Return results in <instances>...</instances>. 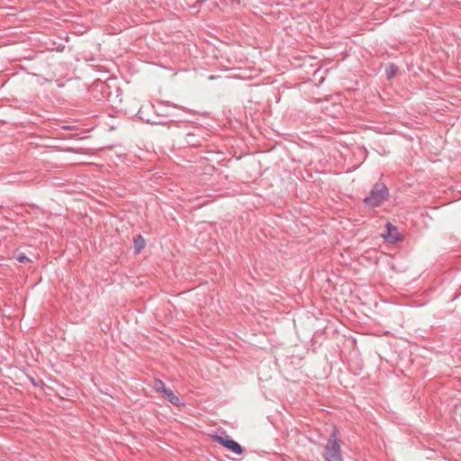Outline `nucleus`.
<instances>
[{
	"label": "nucleus",
	"mask_w": 461,
	"mask_h": 461,
	"mask_svg": "<svg viewBox=\"0 0 461 461\" xmlns=\"http://www.w3.org/2000/svg\"><path fill=\"white\" fill-rule=\"evenodd\" d=\"M324 458L327 461H342L340 453V445L338 438V431L333 429L330 439L328 440L324 448Z\"/></svg>",
	"instance_id": "1"
},
{
	"label": "nucleus",
	"mask_w": 461,
	"mask_h": 461,
	"mask_svg": "<svg viewBox=\"0 0 461 461\" xmlns=\"http://www.w3.org/2000/svg\"><path fill=\"white\" fill-rule=\"evenodd\" d=\"M387 195L388 191L385 185H375L370 194L365 198L364 202L371 207H376L385 200Z\"/></svg>",
	"instance_id": "2"
},
{
	"label": "nucleus",
	"mask_w": 461,
	"mask_h": 461,
	"mask_svg": "<svg viewBox=\"0 0 461 461\" xmlns=\"http://www.w3.org/2000/svg\"><path fill=\"white\" fill-rule=\"evenodd\" d=\"M155 388L157 392H160L164 394V396L167 399L169 402L172 404L178 406L181 404L180 399L177 395L175 394V393L170 390L169 388H167L166 385L161 382L158 381L155 384Z\"/></svg>",
	"instance_id": "3"
},
{
	"label": "nucleus",
	"mask_w": 461,
	"mask_h": 461,
	"mask_svg": "<svg viewBox=\"0 0 461 461\" xmlns=\"http://www.w3.org/2000/svg\"><path fill=\"white\" fill-rule=\"evenodd\" d=\"M215 440L237 455H240L242 453V447L233 439L223 438L221 436H215Z\"/></svg>",
	"instance_id": "4"
},
{
	"label": "nucleus",
	"mask_w": 461,
	"mask_h": 461,
	"mask_svg": "<svg viewBox=\"0 0 461 461\" xmlns=\"http://www.w3.org/2000/svg\"><path fill=\"white\" fill-rule=\"evenodd\" d=\"M387 232L383 234L384 239L389 243H394L400 239L398 230L391 223L386 224Z\"/></svg>",
	"instance_id": "5"
},
{
	"label": "nucleus",
	"mask_w": 461,
	"mask_h": 461,
	"mask_svg": "<svg viewBox=\"0 0 461 461\" xmlns=\"http://www.w3.org/2000/svg\"><path fill=\"white\" fill-rule=\"evenodd\" d=\"M145 247V240L141 236H138L134 240V249L136 252H140Z\"/></svg>",
	"instance_id": "6"
},
{
	"label": "nucleus",
	"mask_w": 461,
	"mask_h": 461,
	"mask_svg": "<svg viewBox=\"0 0 461 461\" xmlns=\"http://www.w3.org/2000/svg\"><path fill=\"white\" fill-rule=\"evenodd\" d=\"M396 73V68L393 66V65H390L387 68H386V76H387V78H392Z\"/></svg>",
	"instance_id": "7"
},
{
	"label": "nucleus",
	"mask_w": 461,
	"mask_h": 461,
	"mask_svg": "<svg viewBox=\"0 0 461 461\" xmlns=\"http://www.w3.org/2000/svg\"><path fill=\"white\" fill-rule=\"evenodd\" d=\"M16 259L20 262V263H26V262H29L30 259L24 256V255H19L17 256Z\"/></svg>",
	"instance_id": "8"
}]
</instances>
